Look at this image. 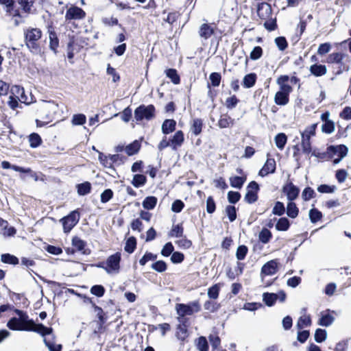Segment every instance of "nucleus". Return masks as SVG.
Listing matches in <instances>:
<instances>
[{"label":"nucleus","mask_w":351,"mask_h":351,"mask_svg":"<svg viewBox=\"0 0 351 351\" xmlns=\"http://www.w3.org/2000/svg\"><path fill=\"white\" fill-rule=\"evenodd\" d=\"M14 312L19 317H12L8 321L7 326L10 330L33 331L42 336L52 333V328L46 327L42 324H35L32 319H29V316L24 311L15 309Z\"/></svg>","instance_id":"1"},{"label":"nucleus","mask_w":351,"mask_h":351,"mask_svg":"<svg viewBox=\"0 0 351 351\" xmlns=\"http://www.w3.org/2000/svg\"><path fill=\"white\" fill-rule=\"evenodd\" d=\"M25 43L28 49L34 54H40L42 49L40 45V39L42 36V31L37 27H29L24 29Z\"/></svg>","instance_id":"2"},{"label":"nucleus","mask_w":351,"mask_h":351,"mask_svg":"<svg viewBox=\"0 0 351 351\" xmlns=\"http://www.w3.org/2000/svg\"><path fill=\"white\" fill-rule=\"evenodd\" d=\"M201 310V305L199 301L195 300L191 302L188 304H176V311L178 315V322L182 323L187 319L185 318L186 315H192L195 313H198Z\"/></svg>","instance_id":"3"},{"label":"nucleus","mask_w":351,"mask_h":351,"mask_svg":"<svg viewBox=\"0 0 351 351\" xmlns=\"http://www.w3.org/2000/svg\"><path fill=\"white\" fill-rule=\"evenodd\" d=\"M155 116V107L150 104L148 106L141 105L134 110V118L137 121L143 119L151 120Z\"/></svg>","instance_id":"4"},{"label":"nucleus","mask_w":351,"mask_h":351,"mask_svg":"<svg viewBox=\"0 0 351 351\" xmlns=\"http://www.w3.org/2000/svg\"><path fill=\"white\" fill-rule=\"evenodd\" d=\"M121 254L117 252L108 256L106 261V271L108 274H118L120 270Z\"/></svg>","instance_id":"5"},{"label":"nucleus","mask_w":351,"mask_h":351,"mask_svg":"<svg viewBox=\"0 0 351 351\" xmlns=\"http://www.w3.org/2000/svg\"><path fill=\"white\" fill-rule=\"evenodd\" d=\"M80 217L79 212L73 210L69 215L63 217L60 221L62 222L64 232L66 233L69 232L78 223Z\"/></svg>","instance_id":"6"},{"label":"nucleus","mask_w":351,"mask_h":351,"mask_svg":"<svg viewBox=\"0 0 351 351\" xmlns=\"http://www.w3.org/2000/svg\"><path fill=\"white\" fill-rule=\"evenodd\" d=\"M292 91L291 86H282L274 96V101L278 106H285L289 101V94Z\"/></svg>","instance_id":"7"},{"label":"nucleus","mask_w":351,"mask_h":351,"mask_svg":"<svg viewBox=\"0 0 351 351\" xmlns=\"http://www.w3.org/2000/svg\"><path fill=\"white\" fill-rule=\"evenodd\" d=\"M259 186L255 181H252L247 186V193L245 195L244 199L248 204L254 203L258 199V191Z\"/></svg>","instance_id":"8"},{"label":"nucleus","mask_w":351,"mask_h":351,"mask_svg":"<svg viewBox=\"0 0 351 351\" xmlns=\"http://www.w3.org/2000/svg\"><path fill=\"white\" fill-rule=\"evenodd\" d=\"M257 14L259 18L263 21L272 16V9L270 4L262 2L258 3Z\"/></svg>","instance_id":"9"},{"label":"nucleus","mask_w":351,"mask_h":351,"mask_svg":"<svg viewBox=\"0 0 351 351\" xmlns=\"http://www.w3.org/2000/svg\"><path fill=\"white\" fill-rule=\"evenodd\" d=\"M85 12L80 8L73 6L69 8L66 12V20L82 19L85 17Z\"/></svg>","instance_id":"10"},{"label":"nucleus","mask_w":351,"mask_h":351,"mask_svg":"<svg viewBox=\"0 0 351 351\" xmlns=\"http://www.w3.org/2000/svg\"><path fill=\"white\" fill-rule=\"evenodd\" d=\"M278 263L277 260H271L266 263L261 269V274L265 276H271L278 271Z\"/></svg>","instance_id":"11"},{"label":"nucleus","mask_w":351,"mask_h":351,"mask_svg":"<svg viewBox=\"0 0 351 351\" xmlns=\"http://www.w3.org/2000/svg\"><path fill=\"white\" fill-rule=\"evenodd\" d=\"M283 191L286 193L287 199L293 201L298 197L300 189L292 182H289L283 187Z\"/></svg>","instance_id":"12"},{"label":"nucleus","mask_w":351,"mask_h":351,"mask_svg":"<svg viewBox=\"0 0 351 351\" xmlns=\"http://www.w3.org/2000/svg\"><path fill=\"white\" fill-rule=\"evenodd\" d=\"M276 170V161L274 158H268L263 167L260 170L259 175L261 176H265L269 173H274Z\"/></svg>","instance_id":"13"},{"label":"nucleus","mask_w":351,"mask_h":351,"mask_svg":"<svg viewBox=\"0 0 351 351\" xmlns=\"http://www.w3.org/2000/svg\"><path fill=\"white\" fill-rule=\"evenodd\" d=\"M184 141V137L182 131L178 130L174 134L172 138L170 139L171 147L173 149L176 150L178 147L182 146Z\"/></svg>","instance_id":"14"},{"label":"nucleus","mask_w":351,"mask_h":351,"mask_svg":"<svg viewBox=\"0 0 351 351\" xmlns=\"http://www.w3.org/2000/svg\"><path fill=\"white\" fill-rule=\"evenodd\" d=\"M12 93L15 97L22 103L29 104L30 101L27 100V96L25 95V90L23 87L19 86H14L11 89Z\"/></svg>","instance_id":"15"},{"label":"nucleus","mask_w":351,"mask_h":351,"mask_svg":"<svg viewBox=\"0 0 351 351\" xmlns=\"http://www.w3.org/2000/svg\"><path fill=\"white\" fill-rule=\"evenodd\" d=\"M214 27L211 25L204 23L199 27V35L201 38L207 40L214 34Z\"/></svg>","instance_id":"16"},{"label":"nucleus","mask_w":351,"mask_h":351,"mask_svg":"<svg viewBox=\"0 0 351 351\" xmlns=\"http://www.w3.org/2000/svg\"><path fill=\"white\" fill-rule=\"evenodd\" d=\"M73 246L83 254H89L90 251L86 249V242L77 237H74L72 239Z\"/></svg>","instance_id":"17"},{"label":"nucleus","mask_w":351,"mask_h":351,"mask_svg":"<svg viewBox=\"0 0 351 351\" xmlns=\"http://www.w3.org/2000/svg\"><path fill=\"white\" fill-rule=\"evenodd\" d=\"M302 311H304V314L299 317L296 324V327L298 330H302V328L311 325V319L310 315L305 314V308H303Z\"/></svg>","instance_id":"18"},{"label":"nucleus","mask_w":351,"mask_h":351,"mask_svg":"<svg viewBox=\"0 0 351 351\" xmlns=\"http://www.w3.org/2000/svg\"><path fill=\"white\" fill-rule=\"evenodd\" d=\"M176 122L173 119H165L162 124V132L164 134H169L176 129Z\"/></svg>","instance_id":"19"},{"label":"nucleus","mask_w":351,"mask_h":351,"mask_svg":"<svg viewBox=\"0 0 351 351\" xmlns=\"http://www.w3.org/2000/svg\"><path fill=\"white\" fill-rule=\"evenodd\" d=\"M49 48L55 53H57V49L59 46V40L56 33L53 30H49Z\"/></svg>","instance_id":"20"},{"label":"nucleus","mask_w":351,"mask_h":351,"mask_svg":"<svg viewBox=\"0 0 351 351\" xmlns=\"http://www.w3.org/2000/svg\"><path fill=\"white\" fill-rule=\"evenodd\" d=\"M310 72L316 77L324 75L327 72L325 65L314 64L310 66Z\"/></svg>","instance_id":"21"},{"label":"nucleus","mask_w":351,"mask_h":351,"mask_svg":"<svg viewBox=\"0 0 351 351\" xmlns=\"http://www.w3.org/2000/svg\"><path fill=\"white\" fill-rule=\"evenodd\" d=\"M203 122L200 119H195L191 126V132L195 136L199 135L202 132Z\"/></svg>","instance_id":"22"},{"label":"nucleus","mask_w":351,"mask_h":351,"mask_svg":"<svg viewBox=\"0 0 351 351\" xmlns=\"http://www.w3.org/2000/svg\"><path fill=\"white\" fill-rule=\"evenodd\" d=\"M58 108V105L53 101H45L40 106V112H47L49 113L55 112Z\"/></svg>","instance_id":"23"},{"label":"nucleus","mask_w":351,"mask_h":351,"mask_svg":"<svg viewBox=\"0 0 351 351\" xmlns=\"http://www.w3.org/2000/svg\"><path fill=\"white\" fill-rule=\"evenodd\" d=\"M299 210L298 207L296 206V204L293 202L292 201H290L287 204V215L291 218H295L298 215Z\"/></svg>","instance_id":"24"},{"label":"nucleus","mask_w":351,"mask_h":351,"mask_svg":"<svg viewBox=\"0 0 351 351\" xmlns=\"http://www.w3.org/2000/svg\"><path fill=\"white\" fill-rule=\"evenodd\" d=\"M234 120L228 115H222L221 116L219 121L218 126L220 128H226L233 125Z\"/></svg>","instance_id":"25"},{"label":"nucleus","mask_w":351,"mask_h":351,"mask_svg":"<svg viewBox=\"0 0 351 351\" xmlns=\"http://www.w3.org/2000/svg\"><path fill=\"white\" fill-rule=\"evenodd\" d=\"M290 226L289 221L286 217H281L276 224V228L278 231H287Z\"/></svg>","instance_id":"26"},{"label":"nucleus","mask_w":351,"mask_h":351,"mask_svg":"<svg viewBox=\"0 0 351 351\" xmlns=\"http://www.w3.org/2000/svg\"><path fill=\"white\" fill-rule=\"evenodd\" d=\"M263 301L268 306H271L278 300V295L276 293H265L263 295Z\"/></svg>","instance_id":"27"},{"label":"nucleus","mask_w":351,"mask_h":351,"mask_svg":"<svg viewBox=\"0 0 351 351\" xmlns=\"http://www.w3.org/2000/svg\"><path fill=\"white\" fill-rule=\"evenodd\" d=\"M157 204V198L154 196L147 197L143 202V206L147 210L153 209Z\"/></svg>","instance_id":"28"},{"label":"nucleus","mask_w":351,"mask_h":351,"mask_svg":"<svg viewBox=\"0 0 351 351\" xmlns=\"http://www.w3.org/2000/svg\"><path fill=\"white\" fill-rule=\"evenodd\" d=\"M256 75L255 73H250L246 75L243 80V84L245 88L252 87L256 82Z\"/></svg>","instance_id":"29"},{"label":"nucleus","mask_w":351,"mask_h":351,"mask_svg":"<svg viewBox=\"0 0 351 351\" xmlns=\"http://www.w3.org/2000/svg\"><path fill=\"white\" fill-rule=\"evenodd\" d=\"M302 135V142L301 145L302 147L303 152L305 154H309L311 152V137L307 136L301 133Z\"/></svg>","instance_id":"30"},{"label":"nucleus","mask_w":351,"mask_h":351,"mask_svg":"<svg viewBox=\"0 0 351 351\" xmlns=\"http://www.w3.org/2000/svg\"><path fill=\"white\" fill-rule=\"evenodd\" d=\"M1 261L6 264L17 265L19 263V258L10 254H3L1 256Z\"/></svg>","instance_id":"31"},{"label":"nucleus","mask_w":351,"mask_h":351,"mask_svg":"<svg viewBox=\"0 0 351 351\" xmlns=\"http://www.w3.org/2000/svg\"><path fill=\"white\" fill-rule=\"evenodd\" d=\"M18 1L25 13L29 14L32 12V8L35 3V0H18Z\"/></svg>","instance_id":"32"},{"label":"nucleus","mask_w":351,"mask_h":351,"mask_svg":"<svg viewBox=\"0 0 351 351\" xmlns=\"http://www.w3.org/2000/svg\"><path fill=\"white\" fill-rule=\"evenodd\" d=\"M147 181L146 177L143 174H136L133 177L132 184L136 188L143 186Z\"/></svg>","instance_id":"33"},{"label":"nucleus","mask_w":351,"mask_h":351,"mask_svg":"<svg viewBox=\"0 0 351 351\" xmlns=\"http://www.w3.org/2000/svg\"><path fill=\"white\" fill-rule=\"evenodd\" d=\"M271 237V232L265 228L262 229L258 235L260 241L264 244L267 243L270 241Z\"/></svg>","instance_id":"34"},{"label":"nucleus","mask_w":351,"mask_h":351,"mask_svg":"<svg viewBox=\"0 0 351 351\" xmlns=\"http://www.w3.org/2000/svg\"><path fill=\"white\" fill-rule=\"evenodd\" d=\"M140 149V143L135 141L125 147V150L128 156H132L136 154Z\"/></svg>","instance_id":"35"},{"label":"nucleus","mask_w":351,"mask_h":351,"mask_svg":"<svg viewBox=\"0 0 351 351\" xmlns=\"http://www.w3.org/2000/svg\"><path fill=\"white\" fill-rule=\"evenodd\" d=\"M287 138L284 133H280L275 137V143L276 147L280 149H283L287 143Z\"/></svg>","instance_id":"36"},{"label":"nucleus","mask_w":351,"mask_h":351,"mask_svg":"<svg viewBox=\"0 0 351 351\" xmlns=\"http://www.w3.org/2000/svg\"><path fill=\"white\" fill-rule=\"evenodd\" d=\"M77 193L80 195H85L90 192L91 184L88 182H85L77 185Z\"/></svg>","instance_id":"37"},{"label":"nucleus","mask_w":351,"mask_h":351,"mask_svg":"<svg viewBox=\"0 0 351 351\" xmlns=\"http://www.w3.org/2000/svg\"><path fill=\"white\" fill-rule=\"evenodd\" d=\"M136 240L134 237H131L128 239L125 243L124 250L129 254L132 253L136 249Z\"/></svg>","instance_id":"38"},{"label":"nucleus","mask_w":351,"mask_h":351,"mask_svg":"<svg viewBox=\"0 0 351 351\" xmlns=\"http://www.w3.org/2000/svg\"><path fill=\"white\" fill-rule=\"evenodd\" d=\"M93 308L95 312L97 313V316L99 320L100 325L102 326L107 321L108 317L101 307L93 304Z\"/></svg>","instance_id":"39"},{"label":"nucleus","mask_w":351,"mask_h":351,"mask_svg":"<svg viewBox=\"0 0 351 351\" xmlns=\"http://www.w3.org/2000/svg\"><path fill=\"white\" fill-rule=\"evenodd\" d=\"M245 181V178L240 176H234L230 178L231 186L237 189H241L243 186Z\"/></svg>","instance_id":"40"},{"label":"nucleus","mask_w":351,"mask_h":351,"mask_svg":"<svg viewBox=\"0 0 351 351\" xmlns=\"http://www.w3.org/2000/svg\"><path fill=\"white\" fill-rule=\"evenodd\" d=\"M186 320L184 319V322L182 323L179 322V324L177 327V335L180 339H184L186 336L187 332V326L186 324Z\"/></svg>","instance_id":"41"},{"label":"nucleus","mask_w":351,"mask_h":351,"mask_svg":"<svg viewBox=\"0 0 351 351\" xmlns=\"http://www.w3.org/2000/svg\"><path fill=\"white\" fill-rule=\"evenodd\" d=\"M322 217V213L317 208H312L309 210V218L312 223H315Z\"/></svg>","instance_id":"42"},{"label":"nucleus","mask_w":351,"mask_h":351,"mask_svg":"<svg viewBox=\"0 0 351 351\" xmlns=\"http://www.w3.org/2000/svg\"><path fill=\"white\" fill-rule=\"evenodd\" d=\"M166 75L169 77L172 82L175 84L180 83V79L177 73V71L174 69H169L166 71Z\"/></svg>","instance_id":"43"},{"label":"nucleus","mask_w":351,"mask_h":351,"mask_svg":"<svg viewBox=\"0 0 351 351\" xmlns=\"http://www.w3.org/2000/svg\"><path fill=\"white\" fill-rule=\"evenodd\" d=\"M29 141L30 146L32 147L35 148L38 147L41 144L42 139L38 134L32 133V134L29 135Z\"/></svg>","instance_id":"44"},{"label":"nucleus","mask_w":351,"mask_h":351,"mask_svg":"<svg viewBox=\"0 0 351 351\" xmlns=\"http://www.w3.org/2000/svg\"><path fill=\"white\" fill-rule=\"evenodd\" d=\"M334 321V317L327 313V314H325V315H323L321 318L319 319V322L318 324L321 326H329L330 325H331L332 324Z\"/></svg>","instance_id":"45"},{"label":"nucleus","mask_w":351,"mask_h":351,"mask_svg":"<svg viewBox=\"0 0 351 351\" xmlns=\"http://www.w3.org/2000/svg\"><path fill=\"white\" fill-rule=\"evenodd\" d=\"M344 57V54L341 53H333L329 55L328 62L340 64Z\"/></svg>","instance_id":"46"},{"label":"nucleus","mask_w":351,"mask_h":351,"mask_svg":"<svg viewBox=\"0 0 351 351\" xmlns=\"http://www.w3.org/2000/svg\"><path fill=\"white\" fill-rule=\"evenodd\" d=\"M327 337V332L325 330L318 328L315 332V340L317 343H322L324 341Z\"/></svg>","instance_id":"47"},{"label":"nucleus","mask_w":351,"mask_h":351,"mask_svg":"<svg viewBox=\"0 0 351 351\" xmlns=\"http://www.w3.org/2000/svg\"><path fill=\"white\" fill-rule=\"evenodd\" d=\"M285 212L284 204L281 202H276L272 210V213L276 215L281 216Z\"/></svg>","instance_id":"48"},{"label":"nucleus","mask_w":351,"mask_h":351,"mask_svg":"<svg viewBox=\"0 0 351 351\" xmlns=\"http://www.w3.org/2000/svg\"><path fill=\"white\" fill-rule=\"evenodd\" d=\"M263 21H265L264 27H265L266 29L269 31H274L277 27L276 18L273 19L271 16L268 19H265Z\"/></svg>","instance_id":"49"},{"label":"nucleus","mask_w":351,"mask_h":351,"mask_svg":"<svg viewBox=\"0 0 351 351\" xmlns=\"http://www.w3.org/2000/svg\"><path fill=\"white\" fill-rule=\"evenodd\" d=\"M248 252L247 247L244 245H239L237 247V252H236V257L238 260L241 261L243 260L245 258V256Z\"/></svg>","instance_id":"50"},{"label":"nucleus","mask_w":351,"mask_h":351,"mask_svg":"<svg viewBox=\"0 0 351 351\" xmlns=\"http://www.w3.org/2000/svg\"><path fill=\"white\" fill-rule=\"evenodd\" d=\"M183 234V228L182 225L177 224L173 226L171 230L169 232L171 237H182Z\"/></svg>","instance_id":"51"},{"label":"nucleus","mask_w":351,"mask_h":351,"mask_svg":"<svg viewBox=\"0 0 351 351\" xmlns=\"http://www.w3.org/2000/svg\"><path fill=\"white\" fill-rule=\"evenodd\" d=\"M226 213L229 218L230 221H234L237 218L236 208L234 206H227L225 209Z\"/></svg>","instance_id":"52"},{"label":"nucleus","mask_w":351,"mask_h":351,"mask_svg":"<svg viewBox=\"0 0 351 351\" xmlns=\"http://www.w3.org/2000/svg\"><path fill=\"white\" fill-rule=\"evenodd\" d=\"M197 348L199 351H208V345L204 337H200L197 339Z\"/></svg>","instance_id":"53"},{"label":"nucleus","mask_w":351,"mask_h":351,"mask_svg":"<svg viewBox=\"0 0 351 351\" xmlns=\"http://www.w3.org/2000/svg\"><path fill=\"white\" fill-rule=\"evenodd\" d=\"M322 130L326 134H331L335 130V123L332 121H327L322 126Z\"/></svg>","instance_id":"54"},{"label":"nucleus","mask_w":351,"mask_h":351,"mask_svg":"<svg viewBox=\"0 0 351 351\" xmlns=\"http://www.w3.org/2000/svg\"><path fill=\"white\" fill-rule=\"evenodd\" d=\"M86 116L83 114H74L72 118V123L75 125H83L86 122Z\"/></svg>","instance_id":"55"},{"label":"nucleus","mask_w":351,"mask_h":351,"mask_svg":"<svg viewBox=\"0 0 351 351\" xmlns=\"http://www.w3.org/2000/svg\"><path fill=\"white\" fill-rule=\"evenodd\" d=\"M13 5L14 4L8 5V6L5 8V12L10 16H12V19L14 17L21 19V15L20 14L19 10L14 9Z\"/></svg>","instance_id":"56"},{"label":"nucleus","mask_w":351,"mask_h":351,"mask_svg":"<svg viewBox=\"0 0 351 351\" xmlns=\"http://www.w3.org/2000/svg\"><path fill=\"white\" fill-rule=\"evenodd\" d=\"M152 268L158 272H163L167 269V264L163 261H158L152 265Z\"/></svg>","instance_id":"57"},{"label":"nucleus","mask_w":351,"mask_h":351,"mask_svg":"<svg viewBox=\"0 0 351 351\" xmlns=\"http://www.w3.org/2000/svg\"><path fill=\"white\" fill-rule=\"evenodd\" d=\"M157 258V255L151 252H146L144 256L140 259L139 263L141 265H145L149 261H154Z\"/></svg>","instance_id":"58"},{"label":"nucleus","mask_w":351,"mask_h":351,"mask_svg":"<svg viewBox=\"0 0 351 351\" xmlns=\"http://www.w3.org/2000/svg\"><path fill=\"white\" fill-rule=\"evenodd\" d=\"M275 43L280 51H284L288 46L286 38L282 36L277 37L275 39Z\"/></svg>","instance_id":"59"},{"label":"nucleus","mask_w":351,"mask_h":351,"mask_svg":"<svg viewBox=\"0 0 351 351\" xmlns=\"http://www.w3.org/2000/svg\"><path fill=\"white\" fill-rule=\"evenodd\" d=\"M335 190V186H329L327 184H321L317 187V191L322 193H332Z\"/></svg>","instance_id":"60"},{"label":"nucleus","mask_w":351,"mask_h":351,"mask_svg":"<svg viewBox=\"0 0 351 351\" xmlns=\"http://www.w3.org/2000/svg\"><path fill=\"white\" fill-rule=\"evenodd\" d=\"M263 54V49L260 46H256L254 47L252 51L250 53V57L253 60H256L259 59Z\"/></svg>","instance_id":"61"},{"label":"nucleus","mask_w":351,"mask_h":351,"mask_svg":"<svg viewBox=\"0 0 351 351\" xmlns=\"http://www.w3.org/2000/svg\"><path fill=\"white\" fill-rule=\"evenodd\" d=\"M90 293L97 297H102L105 293V289L102 285H94L90 289Z\"/></svg>","instance_id":"62"},{"label":"nucleus","mask_w":351,"mask_h":351,"mask_svg":"<svg viewBox=\"0 0 351 351\" xmlns=\"http://www.w3.org/2000/svg\"><path fill=\"white\" fill-rule=\"evenodd\" d=\"M314 194L315 192L313 189L311 187H306L302 193V197L304 201H308L313 197Z\"/></svg>","instance_id":"63"},{"label":"nucleus","mask_w":351,"mask_h":351,"mask_svg":"<svg viewBox=\"0 0 351 351\" xmlns=\"http://www.w3.org/2000/svg\"><path fill=\"white\" fill-rule=\"evenodd\" d=\"M241 198V194L236 191H229L228 193V199L231 204H236L239 201Z\"/></svg>","instance_id":"64"}]
</instances>
